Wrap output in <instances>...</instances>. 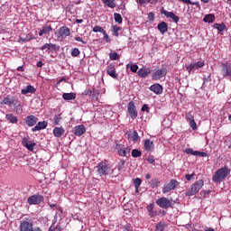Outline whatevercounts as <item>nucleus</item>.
Returning a JSON list of instances; mask_svg holds the SVG:
<instances>
[{
    "label": "nucleus",
    "instance_id": "nucleus-39",
    "mask_svg": "<svg viewBox=\"0 0 231 231\" xmlns=\"http://www.w3.org/2000/svg\"><path fill=\"white\" fill-rule=\"evenodd\" d=\"M142 182H143V180L141 178H135L134 180V188L140 189Z\"/></svg>",
    "mask_w": 231,
    "mask_h": 231
},
{
    "label": "nucleus",
    "instance_id": "nucleus-21",
    "mask_svg": "<svg viewBox=\"0 0 231 231\" xmlns=\"http://www.w3.org/2000/svg\"><path fill=\"white\" fill-rule=\"evenodd\" d=\"M152 73V69L150 68H141L137 74L140 78L145 79Z\"/></svg>",
    "mask_w": 231,
    "mask_h": 231
},
{
    "label": "nucleus",
    "instance_id": "nucleus-27",
    "mask_svg": "<svg viewBox=\"0 0 231 231\" xmlns=\"http://www.w3.org/2000/svg\"><path fill=\"white\" fill-rule=\"evenodd\" d=\"M47 126H48V122L46 121L39 122L34 127L32 128V132L40 131L47 128Z\"/></svg>",
    "mask_w": 231,
    "mask_h": 231
},
{
    "label": "nucleus",
    "instance_id": "nucleus-22",
    "mask_svg": "<svg viewBox=\"0 0 231 231\" xmlns=\"http://www.w3.org/2000/svg\"><path fill=\"white\" fill-rule=\"evenodd\" d=\"M36 88H34V86H32V85H27V86H25L23 88H22V90H21V94L22 95H27V94H29V93H31V94H34V93H36Z\"/></svg>",
    "mask_w": 231,
    "mask_h": 231
},
{
    "label": "nucleus",
    "instance_id": "nucleus-40",
    "mask_svg": "<svg viewBox=\"0 0 231 231\" xmlns=\"http://www.w3.org/2000/svg\"><path fill=\"white\" fill-rule=\"evenodd\" d=\"M215 28H217L219 32H224L226 29V25L225 23H215Z\"/></svg>",
    "mask_w": 231,
    "mask_h": 231
},
{
    "label": "nucleus",
    "instance_id": "nucleus-26",
    "mask_svg": "<svg viewBox=\"0 0 231 231\" xmlns=\"http://www.w3.org/2000/svg\"><path fill=\"white\" fill-rule=\"evenodd\" d=\"M86 132V127L83 125H79L74 127V134L81 136Z\"/></svg>",
    "mask_w": 231,
    "mask_h": 231
},
{
    "label": "nucleus",
    "instance_id": "nucleus-1",
    "mask_svg": "<svg viewBox=\"0 0 231 231\" xmlns=\"http://www.w3.org/2000/svg\"><path fill=\"white\" fill-rule=\"evenodd\" d=\"M20 231H42L40 226L34 225L33 221L30 218H24L20 221Z\"/></svg>",
    "mask_w": 231,
    "mask_h": 231
},
{
    "label": "nucleus",
    "instance_id": "nucleus-18",
    "mask_svg": "<svg viewBox=\"0 0 231 231\" xmlns=\"http://www.w3.org/2000/svg\"><path fill=\"white\" fill-rule=\"evenodd\" d=\"M161 14H164L166 17H168V18H171L174 23H178L179 21H180V18L177 16V15H175L173 13H171V12H169V11H167V10H165V8L164 7H162V9H161Z\"/></svg>",
    "mask_w": 231,
    "mask_h": 231
},
{
    "label": "nucleus",
    "instance_id": "nucleus-10",
    "mask_svg": "<svg viewBox=\"0 0 231 231\" xmlns=\"http://www.w3.org/2000/svg\"><path fill=\"white\" fill-rule=\"evenodd\" d=\"M167 76V68L162 67L160 69L155 70L152 75V80H160L162 78Z\"/></svg>",
    "mask_w": 231,
    "mask_h": 231
},
{
    "label": "nucleus",
    "instance_id": "nucleus-32",
    "mask_svg": "<svg viewBox=\"0 0 231 231\" xmlns=\"http://www.w3.org/2000/svg\"><path fill=\"white\" fill-rule=\"evenodd\" d=\"M130 152H131V148L125 147L123 150H119V152H117V154L120 157H128V155H130Z\"/></svg>",
    "mask_w": 231,
    "mask_h": 231
},
{
    "label": "nucleus",
    "instance_id": "nucleus-47",
    "mask_svg": "<svg viewBox=\"0 0 231 231\" xmlns=\"http://www.w3.org/2000/svg\"><path fill=\"white\" fill-rule=\"evenodd\" d=\"M185 153L192 156H197V151H194L191 148L185 149Z\"/></svg>",
    "mask_w": 231,
    "mask_h": 231
},
{
    "label": "nucleus",
    "instance_id": "nucleus-14",
    "mask_svg": "<svg viewBox=\"0 0 231 231\" xmlns=\"http://www.w3.org/2000/svg\"><path fill=\"white\" fill-rule=\"evenodd\" d=\"M107 74L114 79H118V73H116V68L115 63H110L106 69Z\"/></svg>",
    "mask_w": 231,
    "mask_h": 231
},
{
    "label": "nucleus",
    "instance_id": "nucleus-63",
    "mask_svg": "<svg viewBox=\"0 0 231 231\" xmlns=\"http://www.w3.org/2000/svg\"><path fill=\"white\" fill-rule=\"evenodd\" d=\"M180 2L187 4V5H190L192 4V2L190 0H180Z\"/></svg>",
    "mask_w": 231,
    "mask_h": 231
},
{
    "label": "nucleus",
    "instance_id": "nucleus-20",
    "mask_svg": "<svg viewBox=\"0 0 231 231\" xmlns=\"http://www.w3.org/2000/svg\"><path fill=\"white\" fill-rule=\"evenodd\" d=\"M143 149L148 152H153L155 149L154 143L150 139H146L143 143Z\"/></svg>",
    "mask_w": 231,
    "mask_h": 231
},
{
    "label": "nucleus",
    "instance_id": "nucleus-37",
    "mask_svg": "<svg viewBox=\"0 0 231 231\" xmlns=\"http://www.w3.org/2000/svg\"><path fill=\"white\" fill-rule=\"evenodd\" d=\"M102 2L110 8H115L116 6L115 0H102Z\"/></svg>",
    "mask_w": 231,
    "mask_h": 231
},
{
    "label": "nucleus",
    "instance_id": "nucleus-25",
    "mask_svg": "<svg viewBox=\"0 0 231 231\" xmlns=\"http://www.w3.org/2000/svg\"><path fill=\"white\" fill-rule=\"evenodd\" d=\"M125 134H127V138L129 140H132V142H138V140H140V136L139 134L136 130L133 131V133H125Z\"/></svg>",
    "mask_w": 231,
    "mask_h": 231
},
{
    "label": "nucleus",
    "instance_id": "nucleus-29",
    "mask_svg": "<svg viewBox=\"0 0 231 231\" xmlns=\"http://www.w3.org/2000/svg\"><path fill=\"white\" fill-rule=\"evenodd\" d=\"M157 29L162 34H164L167 32V31H169V24L165 22H162L157 25Z\"/></svg>",
    "mask_w": 231,
    "mask_h": 231
},
{
    "label": "nucleus",
    "instance_id": "nucleus-43",
    "mask_svg": "<svg viewBox=\"0 0 231 231\" xmlns=\"http://www.w3.org/2000/svg\"><path fill=\"white\" fill-rule=\"evenodd\" d=\"M80 54V51L78 48H74L71 51V57L78 58Z\"/></svg>",
    "mask_w": 231,
    "mask_h": 231
},
{
    "label": "nucleus",
    "instance_id": "nucleus-58",
    "mask_svg": "<svg viewBox=\"0 0 231 231\" xmlns=\"http://www.w3.org/2000/svg\"><path fill=\"white\" fill-rule=\"evenodd\" d=\"M104 34V38L106 39V41L107 42H111V40L109 39V35L106 33V32L105 31V32H103Z\"/></svg>",
    "mask_w": 231,
    "mask_h": 231
},
{
    "label": "nucleus",
    "instance_id": "nucleus-5",
    "mask_svg": "<svg viewBox=\"0 0 231 231\" xmlns=\"http://www.w3.org/2000/svg\"><path fill=\"white\" fill-rule=\"evenodd\" d=\"M179 185L180 182L177 180L171 179L170 180L169 183L163 185L162 193L167 194L171 190H175L179 187Z\"/></svg>",
    "mask_w": 231,
    "mask_h": 231
},
{
    "label": "nucleus",
    "instance_id": "nucleus-28",
    "mask_svg": "<svg viewBox=\"0 0 231 231\" xmlns=\"http://www.w3.org/2000/svg\"><path fill=\"white\" fill-rule=\"evenodd\" d=\"M51 32H53L51 25H44L42 26V30H40L39 36H42L43 34H50Z\"/></svg>",
    "mask_w": 231,
    "mask_h": 231
},
{
    "label": "nucleus",
    "instance_id": "nucleus-19",
    "mask_svg": "<svg viewBox=\"0 0 231 231\" xmlns=\"http://www.w3.org/2000/svg\"><path fill=\"white\" fill-rule=\"evenodd\" d=\"M149 89L155 95H162L163 93V86L159 83L151 85Z\"/></svg>",
    "mask_w": 231,
    "mask_h": 231
},
{
    "label": "nucleus",
    "instance_id": "nucleus-51",
    "mask_svg": "<svg viewBox=\"0 0 231 231\" xmlns=\"http://www.w3.org/2000/svg\"><path fill=\"white\" fill-rule=\"evenodd\" d=\"M194 176H195V172L191 173V174H186L185 177H186V180L188 181H190L191 180H194Z\"/></svg>",
    "mask_w": 231,
    "mask_h": 231
},
{
    "label": "nucleus",
    "instance_id": "nucleus-61",
    "mask_svg": "<svg viewBox=\"0 0 231 231\" xmlns=\"http://www.w3.org/2000/svg\"><path fill=\"white\" fill-rule=\"evenodd\" d=\"M158 3V0H147V4L155 5Z\"/></svg>",
    "mask_w": 231,
    "mask_h": 231
},
{
    "label": "nucleus",
    "instance_id": "nucleus-3",
    "mask_svg": "<svg viewBox=\"0 0 231 231\" xmlns=\"http://www.w3.org/2000/svg\"><path fill=\"white\" fill-rule=\"evenodd\" d=\"M204 186V180L202 179L197 180L195 183H193L190 186V189L186 191V196L191 197L199 193V191L202 189Z\"/></svg>",
    "mask_w": 231,
    "mask_h": 231
},
{
    "label": "nucleus",
    "instance_id": "nucleus-33",
    "mask_svg": "<svg viewBox=\"0 0 231 231\" xmlns=\"http://www.w3.org/2000/svg\"><path fill=\"white\" fill-rule=\"evenodd\" d=\"M150 187L152 189L160 187V180L158 178H152L150 180Z\"/></svg>",
    "mask_w": 231,
    "mask_h": 231
},
{
    "label": "nucleus",
    "instance_id": "nucleus-57",
    "mask_svg": "<svg viewBox=\"0 0 231 231\" xmlns=\"http://www.w3.org/2000/svg\"><path fill=\"white\" fill-rule=\"evenodd\" d=\"M98 96H99V92H94L92 99L97 101Z\"/></svg>",
    "mask_w": 231,
    "mask_h": 231
},
{
    "label": "nucleus",
    "instance_id": "nucleus-9",
    "mask_svg": "<svg viewBox=\"0 0 231 231\" xmlns=\"http://www.w3.org/2000/svg\"><path fill=\"white\" fill-rule=\"evenodd\" d=\"M186 70L190 74L191 72H194L195 70H199L205 67V61H198L194 63H190L189 65H186Z\"/></svg>",
    "mask_w": 231,
    "mask_h": 231
},
{
    "label": "nucleus",
    "instance_id": "nucleus-6",
    "mask_svg": "<svg viewBox=\"0 0 231 231\" xmlns=\"http://www.w3.org/2000/svg\"><path fill=\"white\" fill-rule=\"evenodd\" d=\"M18 101L16 99H14V96H6L4 100L1 102V105H6L9 106L10 107L12 106H16V112H19V110L21 109V105L18 104Z\"/></svg>",
    "mask_w": 231,
    "mask_h": 231
},
{
    "label": "nucleus",
    "instance_id": "nucleus-54",
    "mask_svg": "<svg viewBox=\"0 0 231 231\" xmlns=\"http://www.w3.org/2000/svg\"><path fill=\"white\" fill-rule=\"evenodd\" d=\"M75 41H77L78 42H81L82 44H87V42L84 41L82 38H80L79 36H76Z\"/></svg>",
    "mask_w": 231,
    "mask_h": 231
},
{
    "label": "nucleus",
    "instance_id": "nucleus-42",
    "mask_svg": "<svg viewBox=\"0 0 231 231\" xmlns=\"http://www.w3.org/2000/svg\"><path fill=\"white\" fill-rule=\"evenodd\" d=\"M114 20H116V23H123V17L120 14H114Z\"/></svg>",
    "mask_w": 231,
    "mask_h": 231
},
{
    "label": "nucleus",
    "instance_id": "nucleus-15",
    "mask_svg": "<svg viewBox=\"0 0 231 231\" xmlns=\"http://www.w3.org/2000/svg\"><path fill=\"white\" fill-rule=\"evenodd\" d=\"M56 33H58V39H66V37L69 36L70 31L68 26H62Z\"/></svg>",
    "mask_w": 231,
    "mask_h": 231
},
{
    "label": "nucleus",
    "instance_id": "nucleus-48",
    "mask_svg": "<svg viewBox=\"0 0 231 231\" xmlns=\"http://www.w3.org/2000/svg\"><path fill=\"white\" fill-rule=\"evenodd\" d=\"M139 69V66L137 64H133L130 66V70L133 72V73H136Z\"/></svg>",
    "mask_w": 231,
    "mask_h": 231
},
{
    "label": "nucleus",
    "instance_id": "nucleus-62",
    "mask_svg": "<svg viewBox=\"0 0 231 231\" xmlns=\"http://www.w3.org/2000/svg\"><path fill=\"white\" fill-rule=\"evenodd\" d=\"M137 3H139L141 5H143L147 4V0H137Z\"/></svg>",
    "mask_w": 231,
    "mask_h": 231
},
{
    "label": "nucleus",
    "instance_id": "nucleus-12",
    "mask_svg": "<svg viewBox=\"0 0 231 231\" xmlns=\"http://www.w3.org/2000/svg\"><path fill=\"white\" fill-rule=\"evenodd\" d=\"M127 112L132 119H135L138 116V112L134 101H130L127 105Z\"/></svg>",
    "mask_w": 231,
    "mask_h": 231
},
{
    "label": "nucleus",
    "instance_id": "nucleus-11",
    "mask_svg": "<svg viewBox=\"0 0 231 231\" xmlns=\"http://www.w3.org/2000/svg\"><path fill=\"white\" fill-rule=\"evenodd\" d=\"M221 75L224 78L229 77V80L231 81V63L226 62L221 65Z\"/></svg>",
    "mask_w": 231,
    "mask_h": 231
},
{
    "label": "nucleus",
    "instance_id": "nucleus-24",
    "mask_svg": "<svg viewBox=\"0 0 231 231\" xmlns=\"http://www.w3.org/2000/svg\"><path fill=\"white\" fill-rule=\"evenodd\" d=\"M154 207H155L154 203L149 204L146 207V209L148 211V216L151 217H156L158 216V212L154 211Z\"/></svg>",
    "mask_w": 231,
    "mask_h": 231
},
{
    "label": "nucleus",
    "instance_id": "nucleus-56",
    "mask_svg": "<svg viewBox=\"0 0 231 231\" xmlns=\"http://www.w3.org/2000/svg\"><path fill=\"white\" fill-rule=\"evenodd\" d=\"M124 149L123 144H116V150H117V153Z\"/></svg>",
    "mask_w": 231,
    "mask_h": 231
},
{
    "label": "nucleus",
    "instance_id": "nucleus-55",
    "mask_svg": "<svg viewBox=\"0 0 231 231\" xmlns=\"http://www.w3.org/2000/svg\"><path fill=\"white\" fill-rule=\"evenodd\" d=\"M143 112H146V113H149L150 112V107L148 106V105H143L142 106V109H141Z\"/></svg>",
    "mask_w": 231,
    "mask_h": 231
},
{
    "label": "nucleus",
    "instance_id": "nucleus-46",
    "mask_svg": "<svg viewBox=\"0 0 231 231\" xmlns=\"http://www.w3.org/2000/svg\"><path fill=\"white\" fill-rule=\"evenodd\" d=\"M113 28V30H112V34L114 35V36H116V37H118L119 36V31L121 30V28L120 27H117V26H114V27H112Z\"/></svg>",
    "mask_w": 231,
    "mask_h": 231
},
{
    "label": "nucleus",
    "instance_id": "nucleus-35",
    "mask_svg": "<svg viewBox=\"0 0 231 231\" xmlns=\"http://www.w3.org/2000/svg\"><path fill=\"white\" fill-rule=\"evenodd\" d=\"M5 118L10 121L12 124H17L18 118L14 116L13 114H7Z\"/></svg>",
    "mask_w": 231,
    "mask_h": 231
},
{
    "label": "nucleus",
    "instance_id": "nucleus-7",
    "mask_svg": "<svg viewBox=\"0 0 231 231\" xmlns=\"http://www.w3.org/2000/svg\"><path fill=\"white\" fill-rule=\"evenodd\" d=\"M97 171L100 175V177L107 176L110 172V166L105 162H100L98 166H97Z\"/></svg>",
    "mask_w": 231,
    "mask_h": 231
},
{
    "label": "nucleus",
    "instance_id": "nucleus-38",
    "mask_svg": "<svg viewBox=\"0 0 231 231\" xmlns=\"http://www.w3.org/2000/svg\"><path fill=\"white\" fill-rule=\"evenodd\" d=\"M60 121H62V116L60 115H56L53 117V124L55 125H60Z\"/></svg>",
    "mask_w": 231,
    "mask_h": 231
},
{
    "label": "nucleus",
    "instance_id": "nucleus-53",
    "mask_svg": "<svg viewBox=\"0 0 231 231\" xmlns=\"http://www.w3.org/2000/svg\"><path fill=\"white\" fill-rule=\"evenodd\" d=\"M148 19L151 21V22H153L155 20V14L151 12L148 14Z\"/></svg>",
    "mask_w": 231,
    "mask_h": 231
},
{
    "label": "nucleus",
    "instance_id": "nucleus-52",
    "mask_svg": "<svg viewBox=\"0 0 231 231\" xmlns=\"http://www.w3.org/2000/svg\"><path fill=\"white\" fill-rule=\"evenodd\" d=\"M146 161H147V162L150 163V164H153V163L155 162V159H154L153 156H149V157H147V158H146Z\"/></svg>",
    "mask_w": 231,
    "mask_h": 231
},
{
    "label": "nucleus",
    "instance_id": "nucleus-44",
    "mask_svg": "<svg viewBox=\"0 0 231 231\" xmlns=\"http://www.w3.org/2000/svg\"><path fill=\"white\" fill-rule=\"evenodd\" d=\"M126 161L122 159L119 161V163H117V170L122 171L125 168Z\"/></svg>",
    "mask_w": 231,
    "mask_h": 231
},
{
    "label": "nucleus",
    "instance_id": "nucleus-45",
    "mask_svg": "<svg viewBox=\"0 0 231 231\" xmlns=\"http://www.w3.org/2000/svg\"><path fill=\"white\" fill-rule=\"evenodd\" d=\"M110 60H119L120 56L118 55L117 52H112V53H110Z\"/></svg>",
    "mask_w": 231,
    "mask_h": 231
},
{
    "label": "nucleus",
    "instance_id": "nucleus-17",
    "mask_svg": "<svg viewBox=\"0 0 231 231\" xmlns=\"http://www.w3.org/2000/svg\"><path fill=\"white\" fill-rule=\"evenodd\" d=\"M186 119L189 123L191 128L196 131L198 129V126L194 119V113L193 112L187 113Z\"/></svg>",
    "mask_w": 231,
    "mask_h": 231
},
{
    "label": "nucleus",
    "instance_id": "nucleus-23",
    "mask_svg": "<svg viewBox=\"0 0 231 231\" xmlns=\"http://www.w3.org/2000/svg\"><path fill=\"white\" fill-rule=\"evenodd\" d=\"M45 50L48 51H55L57 50V45L54 43H45L40 48V51H44Z\"/></svg>",
    "mask_w": 231,
    "mask_h": 231
},
{
    "label": "nucleus",
    "instance_id": "nucleus-30",
    "mask_svg": "<svg viewBox=\"0 0 231 231\" xmlns=\"http://www.w3.org/2000/svg\"><path fill=\"white\" fill-rule=\"evenodd\" d=\"M66 131L62 128V126L60 127H55L53 129V135L57 138H60L61 135H64V133Z\"/></svg>",
    "mask_w": 231,
    "mask_h": 231
},
{
    "label": "nucleus",
    "instance_id": "nucleus-49",
    "mask_svg": "<svg viewBox=\"0 0 231 231\" xmlns=\"http://www.w3.org/2000/svg\"><path fill=\"white\" fill-rule=\"evenodd\" d=\"M105 31L106 30H104L102 27H100V26H95L94 28H93V32H101V33H103V32H105Z\"/></svg>",
    "mask_w": 231,
    "mask_h": 231
},
{
    "label": "nucleus",
    "instance_id": "nucleus-16",
    "mask_svg": "<svg viewBox=\"0 0 231 231\" xmlns=\"http://www.w3.org/2000/svg\"><path fill=\"white\" fill-rule=\"evenodd\" d=\"M38 117H36L35 116L33 115H31V116H26L24 119H23V123L29 126V127H32L33 125H35L38 122Z\"/></svg>",
    "mask_w": 231,
    "mask_h": 231
},
{
    "label": "nucleus",
    "instance_id": "nucleus-31",
    "mask_svg": "<svg viewBox=\"0 0 231 231\" xmlns=\"http://www.w3.org/2000/svg\"><path fill=\"white\" fill-rule=\"evenodd\" d=\"M62 98L67 101L74 100L76 98L75 92L62 94Z\"/></svg>",
    "mask_w": 231,
    "mask_h": 231
},
{
    "label": "nucleus",
    "instance_id": "nucleus-2",
    "mask_svg": "<svg viewBox=\"0 0 231 231\" xmlns=\"http://www.w3.org/2000/svg\"><path fill=\"white\" fill-rule=\"evenodd\" d=\"M231 172V170L225 166L219 168L215 171V175H213V182L215 183H221Z\"/></svg>",
    "mask_w": 231,
    "mask_h": 231
},
{
    "label": "nucleus",
    "instance_id": "nucleus-8",
    "mask_svg": "<svg viewBox=\"0 0 231 231\" xmlns=\"http://www.w3.org/2000/svg\"><path fill=\"white\" fill-rule=\"evenodd\" d=\"M45 200L43 195L40 194H35V195H31L27 199V203L31 206L32 205H40L41 203H43Z\"/></svg>",
    "mask_w": 231,
    "mask_h": 231
},
{
    "label": "nucleus",
    "instance_id": "nucleus-41",
    "mask_svg": "<svg viewBox=\"0 0 231 231\" xmlns=\"http://www.w3.org/2000/svg\"><path fill=\"white\" fill-rule=\"evenodd\" d=\"M155 229L157 231H163L165 229V223L164 222H159L156 226Z\"/></svg>",
    "mask_w": 231,
    "mask_h": 231
},
{
    "label": "nucleus",
    "instance_id": "nucleus-64",
    "mask_svg": "<svg viewBox=\"0 0 231 231\" xmlns=\"http://www.w3.org/2000/svg\"><path fill=\"white\" fill-rule=\"evenodd\" d=\"M55 229H56V231H62V226H60V225H57L55 226Z\"/></svg>",
    "mask_w": 231,
    "mask_h": 231
},
{
    "label": "nucleus",
    "instance_id": "nucleus-50",
    "mask_svg": "<svg viewBox=\"0 0 231 231\" xmlns=\"http://www.w3.org/2000/svg\"><path fill=\"white\" fill-rule=\"evenodd\" d=\"M196 156H199V157H202V158H206V157H208V153L205 152H199V151H197V152H196Z\"/></svg>",
    "mask_w": 231,
    "mask_h": 231
},
{
    "label": "nucleus",
    "instance_id": "nucleus-36",
    "mask_svg": "<svg viewBox=\"0 0 231 231\" xmlns=\"http://www.w3.org/2000/svg\"><path fill=\"white\" fill-rule=\"evenodd\" d=\"M215 20H216L215 15L211 14L205 15L203 19V21L206 23H214Z\"/></svg>",
    "mask_w": 231,
    "mask_h": 231
},
{
    "label": "nucleus",
    "instance_id": "nucleus-34",
    "mask_svg": "<svg viewBox=\"0 0 231 231\" xmlns=\"http://www.w3.org/2000/svg\"><path fill=\"white\" fill-rule=\"evenodd\" d=\"M131 155L133 158H141L143 155V152L138 149H133L131 152Z\"/></svg>",
    "mask_w": 231,
    "mask_h": 231
},
{
    "label": "nucleus",
    "instance_id": "nucleus-13",
    "mask_svg": "<svg viewBox=\"0 0 231 231\" xmlns=\"http://www.w3.org/2000/svg\"><path fill=\"white\" fill-rule=\"evenodd\" d=\"M22 145L25 147L26 150L32 152L34 151V147H36L37 144L36 143H32L31 141H29L28 138L23 137L22 139Z\"/></svg>",
    "mask_w": 231,
    "mask_h": 231
},
{
    "label": "nucleus",
    "instance_id": "nucleus-4",
    "mask_svg": "<svg viewBox=\"0 0 231 231\" xmlns=\"http://www.w3.org/2000/svg\"><path fill=\"white\" fill-rule=\"evenodd\" d=\"M156 205L161 208L168 209L169 208H173V205L176 203L175 201H171L167 197H161V199L155 201Z\"/></svg>",
    "mask_w": 231,
    "mask_h": 231
},
{
    "label": "nucleus",
    "instance_id": "nucleus-59",
    "mask_svg": "<svg viewBox=\"0 0 231 231\" xmlns=\"http://www.w3.org/2000/svg\"><path fill=\"white\" fill-rule=\"evenodd\" d=\"M56 222H53L51 226L49 227L48 231H56V227H54Z\"/></svg>",
    "mask_w": 231,
    "mask_h": 231
},
{
    "label": "nucleus",
    "instance_id": "nucleus-60",
    "mask_svg": "<svg viewBox=\"0 0 231 231\" xmlns=\"http://www.w3.org/2000/svg\"><path fill=\"white\" fill-rule=\"evenodd\" d=\"M92 94V90H84V92L82 93L83 96H88Z\"/></svg>",
    "mask_w": 231,
    "mask_h": 231
}]
</instances>
